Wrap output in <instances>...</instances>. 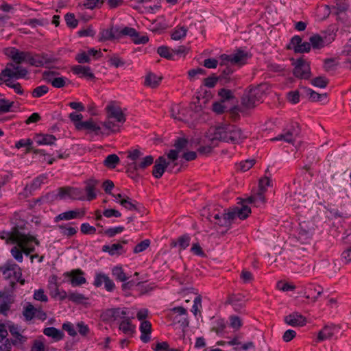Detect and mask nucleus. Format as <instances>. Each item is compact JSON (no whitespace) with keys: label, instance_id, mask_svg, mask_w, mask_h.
Here are the masks:
<instances>
[{"label":"nucleus","instance_id":"c85d7f7f","mask_svg":"<svg viewBox=\"0 0 351 351\" xmlns=\"http://www.w3.org/2000/svg\"><path fill=\"white\" fill-rule=\"evenodd\" d=\"M73 73L80 77L92 80L95 77L90 68L86 66L75 65L71 68Z\"/></svg>","mask_w":351,"mask_h":351},{"label":"nucleus","instance_id":"20e7f679","mask_svg":"<svg viewBox=\"0 0 351 351\" xmlns=\"http://www.w3.org/2000/svg\"><path fill=\"white\" fill-rule=\"evenodd\" d=\"M27 73V71L23 66L9 62L0 73V81L6 84L24 77Z\"/></svg>","mask_w":351,"mask_h":351},{"label":"nucleus","instance_id":"4be33fe9","mask_svg":"<svg viewBox=\"0 0 351 351\" xmlns=\"http://www.w3.org/2000/svg\"><path fill=\"white\" fill-rule=\"evenodd\" d=\"M86 210L84 209H77L69 210L59 214L55 217L54 221L58 222L61 220H71L76 218H82L84 216Z\"/></svg>","mask_w":351,"mask_h":351},{"label":"nucleus","instance_id":"6e6d98bb","mask_svg":"<svg viewBox=\"0 0 351 351\" xmlns=\"http://www.w3.org/2000/svg\"><path fill=\"white\" fill-rule=\"evenodd\" d=\"M8 328L10 330V332L13 337L16 338L17 341L19 342H23L25 341V338L20 334L19 328L16 326L8 324Z\"/></svg>","mask_w":351,"mask_h":351},{"label":"nucleus","instance_id":"774afa93","mask_svg":"<svg viewBox=\"0 0 351 351\" xmlns=\"http://www.w3.org/2000/svg\"><path fill=\"white\" fill-rule=\"evenodd\" d=\"M64 19H65L66 23L69 27H70L71 28H75L77 27V25L78 24V21L75 19L73 14L67 13L64 16Z\"/></svg>","mask_w":351,"mask_h":351},{"label":"nucleus","instance_id":"f8f14e48","mask_svg":"<svg viewBox=\"0 0 351 351\" xmlns=\"http://www.w3.org/2000/svg\"><path fill=\"white\" fill-rule=\"evenodd\" d=\"M269 184V178L268 177H262L258 182V189L255 196H250L246 199H241L240 202L238 204H241V206L243 205H247V204L252 203L254 202H261L264 204L265 202V198L263 195L265 192V189L263 188V184Z\"/></svg>","mask_w":351,"mask_h":351},{"label":"nucleus","instance_id":"6e6552de","mask_svg":"<svg viewBox=\"0 0 351 351\" xmlns=\"http://www.w3.org/2000/svg\"><path fill=\"white\" fill-rule=\"evenodd\" d=\"M230 127L231 125L225 124L210 129L206 134V139L211 141L213 143L217 141L229 142Z\"/></svg>","mask_w":351,"mask_h":351},{"label":"nucleus","instance_id":"412c9836","mask_svg":"<svg viewBox=\"0 0 351 351\" xmlns=\"http://www.w3.org/2000/svg\"><path fill=\"white\" fill-rule=\"evenodd\" d=\"M284 322L293 327L303 326L306 324V318L298 312H294L284 317Z\"/></svg>","mask_w":351,"mask_h":351},{"label":"nucleus","instance_id":"b1692460","mask_svg":"<svg viewBox=\"0 0 351 351\" xmlns=\"http://www.w3.org/2000/svg\"><path fill=\"white\" fill-rule=\"evenodd\" d=\"M188 144V141L184 138L178 139L175 143L176 149L169 151L167 154V158L172 160V162H175L178 158V152L187 147Z\"/></svg>","mask_w":351,"mask_h":351},{"label":"nucleus","instance_id":"e2e57ef3","mask_svg":"<svg viewBox=\"0 0 351 351\" xmlns=\"http://www.w3.org/2000/svg\"><path fill=\"white\" fill-rule=\"evenodd\" d=\"M13 106V101L5 99H0V114L8 112Z\"/></svg>","mask_w":351,"mask_h":351},{"label":"nucleus","instance_id":"49530a36","mask_svg":"<svg viewBox=\"0 0 351 351\" xmlns=\"http://www.w3.org/2000/svg\"><path fill=\"white\" fill-rule=\"evenodd\" d=\"M112 274L117 280L120 282H125L128 279L123 268L120 266L114 267L112 269Z\"/></svg>","mask_w":351,"mask_h":351},{"label":"nucleus","instance_id":"f03ea898","mask_svg":"<svg viewBox=\"0 0 351 351\" xmlns=\"http://www.w3.org/2000/svg\"><path fill=\"white\" fill-rule=\"evenodd\" d=\"M250 213L251 208L248 206L243 205L241 207L233 208L227 213L222 208L214 207L204 208L202 215L206 216L207 219L215 226L223 228L224 230H222L223 233L230 228L232 220L236 217L240 219H245Z\"/></svg>","mask_w":351,"mask_h":351},{"label":"nucleus","instance_id":"338daca9","mask_svg":"<svg viewBox=\"0 0 351 351\" xmlns=\"http://www.w3.org/2000/svg\"><path fill=\"white\" fill-rule=\"evenodd\" d=\"M33 298L37 301L47 302L48 301V297L45 294V291L43 289H39L34 291Z\"/></svg>","mask_w":351,"mask_h":351},{"label":"nucleus","instance_id":"5fc2aeb1","mask_svg":"<svg viewBox=\"0 0 351 351\" xmlns=\"http://www.w3.org/2000/svg\"><path fill=\"white\" fill-rule=\"evenodd\" d=\"M291 206L295 208H305L306 199L301 194H295Z\"/></svg>","mask_w":351,"mask_h":351},{"label":"nucleus","instance_id":"09e8293b","mask_svg":"<svg viewBox=\"0 0 351 351\" xmlns=\"http://www.w3.org/2000/svg\"><path fill=\"white\" fill-rule=\"evenodd\" d=\"M120 162V158L117 154H110L104 160V165L110 169H114Z\"/></svg>","mask_w":351,"mask_h":351},{"label":"nucleus","instance_id":"e433bc0d","mask_svg":"<svg viewBox=\"0 0 351 351\" xmlns=\"http://www.w3.org/2000/svg\"><path fill=\"white\" fill-rule=\"evenodd\" d=\"M162 80V77L160 75H157L153 73H149L145 76V86L155 88L160 84Z\"/></svg>","mask_w":351,"mask_h":351},{"label":"nucleus","instance_id":"864d4df0","mask_svg":"<svg viewBox=\"0 0 351 351\" xmlns=\"http://www.w3.org/2000/svg\"><path fill=\"white\" fill-rule=\"evenodd\" d=\"M67 298L69 300L78 304L82 303L84 301L87 300V298H86L84 295L77 291L69 292V293H67Z\"/></svg>","mask_w":351,"mask_h":351},{"label":"nucleus","instance_id":"3c124183","mask_svg":"<svg viewBox=\"0 0 351 351\" xmlns=\"http://www.w3.org/2000/svg\"><path fill=\"white\" fill-rule=\"evenodd\" d=\"M187 29L184 26L177 27L171 34V38L174 40H179L186 35Z\"/></svg>","mask_w":351,"mask_h":351},{"label":"nucleus","instance_id":"9d476101","mask_svg":"<svg viewBox=\"0 0 351 351\" xmlns=\"http://www.w3.org/2000/svg\"><path fill=\"white\" fill-rule=\"evenodd\" d=\"M250 58V54L244 51L239 50L232 55L223 54L220 56L221 60V64L231 63L232 64L243 65L246 63Z\"/></svg>","mask_w":351,"mask_h":351},{"label":"nucleus","instance_id":"de8ad7c7","mask_svg":"<svg viewBox=\"0 0 351 351\" xmlns=\"http://www.w3.org/2000/svg\"><path fill=\"white\" fill-rule=\"evenodd\" d=\"M33 141L29 138H22L15 143V147L18 149L21 148H25L26 152L32 150Z\"/></svg>","mask_w":351,"mask_h":351},{"label":"nucleus","instance_id":"f704fd0d","mask_svg":"<svg viewBox=\"0 0 351 351\" xmlns=\"http://www.w3.org/2000/svg\"><path fill=\"white\" fill-rule=\"evenodd\" d=\"M185 110L179 105H173L171 108V116L174 119L179 121H189V119L184 113Z\"/></svg>","mask_w":351,"mask_h":351},{"label":"nucleus","instance_id":"72a5a7b5","mask_svg":"<svg viewBox=\"0 0 351 351\" xmlns=\"http://www.w3.org/2000/svg\"><path fill=\"white\" fill-rule=\"evenodd\" d=\"M140 331L141 332V340L147 343L150 340L149 335L152 331V324L149 321L144 320L140 325Z\"/></svg>","mask_w":351,"mask_h":351},{"label":"nucleus","instance_id":"423d86ee","mask_svg":"<svg viewBox=\"0 0 351 351\" xmlns=\"http://www.w3.org/2000/svg\"><path fill=\"white\" fill-rule=\"evenodd\" d=\"M168 160L169 161L167 160L165 156H162L155 160L152 171L154 176H162L166 169H167V173H169L176 174L179 172L180 168H176V165H172L174 162L169 159Z\"/></svg>","mask_w":351,"mask_h":351},{"label":"nucleus","instance_id":"13d9d810","mask_svg":"<svg viewBox=\"0 0 351 351\" xmlns=\"http://www.w3.org/2000/svg\"><path fill=\"white\" fill-rule=\"evenodd\" d=\"M58 229L60 230V232L62 235L66 237H72L77 232L76 228L71 226H65L63 225H59Z\"/></svg>","mask_w":351,"mask_h":351},{"label":"nucleus","instance_id":"0e129e2a","mask_svg":"<svg viewBox=\"0 0 351 351\" xmlns=\"http://www.w3.org/2000/svg\"><path fill=\"white\" fill-rule=\"evenodd\" d=\"M167 27L168 24L165 23L163 20L161 21H156L152 25L151 30L153 32H159L167 29Z\"/></svg>","mask_w":351,"mask_h":351},{"label":"nucleus","instance_id":"bb28decb","mask_svg":"<svg viewBox=\"0 0 351 351\" xmlns=\"http://www.w3.org/2000/svg\"><path fill=\"white\" fill-rule=\"evenodd\" d=\"M119 123L112 121L111 119L107 117L105 121L101 122L103 136H108L117 132L119 128Z\"/></svg>","mask_w":351,"mask_h":351},{"label":"nucleus","instance_id":"8fccbe9b","mask_svg":"<svg viewBox=\"0 0 351 351\" xmlns=\"http://www.w3.org/2000/svg\"><path fill=\"white\" fill-rule=\"evenodd\" d=\"M49 290L52 298H58L60 300H63L67 298V293L64 290L59 289L57 285H54L51 289Z\"/></svg>","mask_w":351,"mask_h":351},{"label":"nucleus","instance_id":"39448f33","mask_svg":"<svg viewBox=\"0 0 351 351\" xmlns=\"http://www.w3.org/2000/svg\"><path fill=\"white\" fill-rule=\"evenodd\" d=\"M267 87L266 84H261L258 87L250 89V91L243 97V105L247 108L254 107L261 101Z\"/></svg>","mask_w":351,"mask_h":351},{"label":"nucleus","instance_id":"7c9ffc66","mask_svg":"<svg viewBox=\"0 0 351 351\" xmlns=\"http://www.w3.org/2000/svg\"><path fill=\"white\" fill-rule=\"evenodd\" d=\"M107 313L114 320H119L120 322L129 317V312L126 308H111L108 310Z\"/></svg>","mask_w":351,"mask_h":351},{"label":"nucleus","instance_id":"a19ab883","mask_svg":"<svg viewBox=\"0 0 351 351\" xmlns=\"http://www.w3.org/2000/svg\"><path fill=\"white\" fill-rule=\"evenodd\" d=\"M142 6L149 12H154L160 7V0H141Z\"/></svg>","mask_w":351,"mask_h":351},{"label":"nucleus","instance_id":"680f3d73","mask_svg":"<svg viewBox=\"0 0 351 351\" xmlns=\"http://www.w3.org/2000/svg\"><path fill=\"white\" fill-rule=\"evenodd\" d=\"M230 326L235 330H238L242 326L241 318L236 315H231L229 318Z\"/></svg>","mask_w":351,"mask_h":351},{"label":"nucleus","instance_id":"1a4fd4ad","mask_svg":"<svg viewBox=\"0 0 351 351\" xmlns=\"http://www.w3.org/2000/svg\"><path fill=\"white\" fill-rule=\"evenodd\" d=\"M299 220L297 239L301 243H306L310 240L313 235L314 223L312 220L306 221L302 219H300Z\"/></svg>","mask_w":351,"mask_h":351},{"label":"nucleus","instance_id":"9b49d317","mask_svg":"<svg viewBox=\"0 0 351 351\" xmlns=\"http://www.w3.org/2000/svg\"><path fill=\"white\" fill-rule=\"evenodd\" d=\"M169 319L173 324H180L183 328L189 326V321L186 317V310L182 306L175 307L169 310L168 313Z\"/></svg>","mask_w":351,"mask_h":351},{"label":"nucleus","instance_id":"603ef678","mask_svg":"<svg viewBox=\"0 0 351 351\" xmlns=\"http://www.w3.org/2000/svg\"><path fill=\"white\" fill-rule=\"evenodd\" d=\"M328 81L327 77L324 76H318L311 80V84L317 88H324L328 85Z\"/></svg>","mask_w":351,"mask_h":351},{"label":"nucleus","instance_id":"a211bd4d","mask_svg":"<svg viewBox=\"0 0 351 351\" xmlns=\"http://www.w3.org/2000/svg\"><path fill=\"white\" fill-rule=\"evenodd\" d=\"M5 56L11 58L16 64L26 62L28 52L19 51L15 47H8L4 49Z\"/></svg>","mask_w":351,"mask_h":351},{"label":"nucleus","instance_id":"c03bdc74","mask_svg":"<svg viewBox=\"0 0 351 351\" xmlns=\"http://www.w3.org/2000/svg\"><path fill=\"white\" fill-rule=\"evenodd\" d=\"M43 333L46 336L53 338L55 341L60 340L64 336V334L61 330L54 327H49L45 328Z\"/></svg>","mask_w":351,"mask_h":351},{"label":"nucleus","instance_id":"f257e3e1","mask_svg":"<svg viewBox=\"0 0 351 351\" xmlns=\"http://www.w3.org/2000/svg\"><path fill=\"white\" fill-rule=\"evenodd\" d=\"M0 239L5 240L7 244H16L11 249V254L19 263L23 262V253L29 255L34 251L35 245L38 241L32 235L26 233L23 229L15 227L10 232H0Z\"/></svg>","mask_w":351,"mask_h":351},{"label":"nucleus","instance_id":"dca6fc26","mask_svg":"<svg viewBox=\"0 0 351 351\" xmlns=\"http://www.w3.org/2000/svg\"><path fill=\"white\" fill-rule=\"evenodd\" d=\"M84 185L86 200L91 201L95 199L99 193V181L93 178H89L84 181Z\"/></svg>","mask_w":351,"mask_h":351},{"label":"nucleus","instance_id":"58836bf2","mask_svg":"<svg viewBox=\"0 0 351 351\" xmlns=\"http://www.w3.org/2000/svg\"><path fill=\"white\" fill-rule=\"evenodd\" d=\"M117 27L104 29L100 33V40H108L118 38Z\"/></svg>","mask_w":351,"mask_h":351},{"label":"nucleus","instance_id":"2eb2a0df","mask_svg":"<svg viewBox=\"0 0 351 351\" xmlns=\"http://www.w3.org/2000/svg\"><path fill=\"white\" fill-rule=\"evenodd\" d=\"M77 130H86L90 133H93L95 135L103 136L101 122L95 121L92 119L78 123Z\"/></svg>","mask_w":351,"mask_h":351},{"label":"nucleus","instance_id":"4468645a","mask_svg":"<svg viewBox=\"0 0 351 351\" xmlns=\"http://www.w3.org/2000/svg\"><path fill=\"white\" fill-rule=\"evenodd\" d=\"M332 9L334 14L336 16V20L343 23L348 20L346 11L349 8V0H332Z\"/></svg>","mask_w":351,"mask_h":351},{"label":"nucleus","instance_id":"5701e85b","mask_svg":"<svg viewBox=\"0 0 351 351\" xmlns=\"http://www.w3.org/2000/svg\"><path fill=\"white\" fill-rule=\"evenodd\" d=\"M299 134L298 126H293L290 130L274 138L272 141H285L287 143H292Z\"/></svg>","mask_w":351,"mask_h":351},{"label":"nucleus","instance_id":"a18cd8bd","mask_svg":"<svg viewBox=\"0 0 351 351\" xmlns=\"http://www.w3.org/2000/svg\"><path fill=\"white\" fill-rule=\"evenodd\" d=\"M255 163V160L254 159L246 160L244 161L240 162L237 165V170L239 173H243L250 169Z\"/></svg>","mask_w":351,"mask_h":351},{"label":"nucleus","instance_id":"c9c22d12","mask_svg":"<svg viewBox=\"0 0 351 351\" xmlns=\"http://www.w3.org/2000/svg\"><path fill=\"white\" fill-rule=\"evenodd\" d=\"M300 89L302 90L303 93L306 95L312 101H322L323 99L327 98V94H319L312 90L311 88L306 87H301Z\"/></svg>","mask_w":351,"mask_h":351},{"label":"nucleus","instance_id":"2f4dec72","mask_svg":"<svg viewBox=\"0 0 351 351\" xmlns=\"http://www.w3.org/2000/svg\"><path fill=\"white\" fill-rule=\"evenodd\" d=\"M34 138L38 145H53L57 140L53 135L43 134H36Z\"/></svg>","mask_w":351,"mask_h":351},{"label":"nucleus","instance_id":"cd10ccee","mask_svg":"<svg viewBox=\"0 0 351 351\" xmlns=\"http://www.w3.org/2000/svg\"><path fill=\"white\" fill-rule=\"evenodd\" d=\"M6 326L0 324V351H10L12 344L7 338L8 330Z\"/></svg>","mask_w":351,"mask_h":351},{"label":"nucleus","instance_id":"7ed1b4c3","mask_svg":"<svg viewBox=\"0 0 351 351\" xmlns=\"http://www.w3.org/2000/svg\"><path fill=\"white\" fill-rule=\"evenodd\" d=\"M123 154L125 156V162L128 173H137L145 169L154 162V157L151 155L142 158L143 153L139 149H131Z\"/></svg>","mask_w":351,"mask_h":351},{"label":"nucleus","instance_id":"052dcab7","mask_svg":"<svg viewBox=\"0 0 351 351\" xmlns=\"http://www.w3.org/2000/svg\"><path fill=\"white\" fill-rule=\"evenodd\" d=\"M158 53L163 58L171 59L173 58V49L162 46L158 48Z\"/></svg>","mask_w":351,"mask_h":351},{"label":"nucleus","instance_id":"ea45409f","mask_svg":"<svg viewBox=\"0 0 351 351\" xmlns=\"http://www.w3.org/2000/svg\"><path fill=\"white\" fill-rule=\"evenodd\" d=\"M217 145V142H213L206 139V135L202 139V145L199 147L198 152L202 154H208L211 152L213 148Z\"/></svg>","mask_w":351,"mask_h":351},{"label":"nucleus","instance_id":"79ce46f5","mask_svg":"<svg viewBox=\"0 0 351 351\" xmlns=\"http://www.w3.org/2000/svg\"><path fill=\"white\" fill-rule=\"evenodd\" d=\"M102 250L108 252L111 256L119 255L123 252V246L120 243L106 245L102 247Z\"/></svg>","mask_w":351,"mask_h":351},{"label":"nucleus","instance_id":"6ab92c4d","mask_svg":"<svg viewBox=\"0 0 351 351\" xmlns=\"http://www.w3.org/2000/svg\"><path fill=\"white\" fill-rule=\"evenodd\" d=\"M14 302L13 295L5 290L0 291V313L6 315Z\"/></svg>","mask_w":351,"mask_h":351},{"label":"nucleus","instance_id":"37998d69","mask_svg":"<svg viewBox=\"0 0 351 351\" xmlns=\"http://www.w3.org/2000/svg\"><path fill=\"white\" fill-rule=\"evenodd\" d=\"M119 329L122 330L125 334L130 335L134 332L135 326L132 324L131 318L128 317L127 319H123L120 322Z\"/></svg>","mask_w":351,"mask_h":351},{"label":"nucleus","instance_id":"473e14b6","mask_svg":"<svg viewBox=\"0 0 351 351\" xmlns=\"http://www.w3.org/2000/svg\"><path fill=\"white\" fill-rule=\"evenodd\" d=\"M229 131V141H231L234 143H239L243 139L246 138V135H245L239 128L234 125H231L230 130Z\"/></svg>","mask_w":351,"mask_h":351},{"label":"nucleus","instance_id":"69168bd1","mask_svg":"<svg viewBox=\"0 0 351 351\" xmlns=\"http://www.w3.org/2000/svg\"><path fill=\"white\" fill-rule=\"evenodd\" d=\"M204 70L201 68L191 69L188 71V76L190 81H195L199 75H204Z\"/></svg>","mask_w":351,"mask_h":351},{"label":"nucleus","instance_id":"393cba45","mask_svg":"<svg viewBox=\"0 0 351 351\" xmlns=\"http://www.w3.org/2000/svg\"><path fill=\"white\" fill-rule=\"evenodd\" d=\"M66 195L73 199L79 200H86V195L83 190L79 188H66L61 189L60 195L62 197Z\"/></svg>","mask_w":351,"mask_h":351},{"label":"nucleus","instance_id":"4d7b16f0","mask_svg":"<svg viewBox=\"0 0 351 351\" xmlns=\"http://www.w3.org/2000/svg\"><path fill=\"white\" fill-rule=\"evenodd\" d=\"M118 38L121 36L128 35L131 36H136V32L134 29L128 27H117Z\"/></svg>","mask_w":351,"mask_h":351},{"label":"nucleus","instance_id":"a878e982","mask_svg":"<svg viewBox=\"0 0 351 351\" xmlns=\"http://www.w3.org/2000/svg\"><path fill=\"white\" fill-rule=\"evenodd\" d=\"M227 303L231 304L234 311H241L245 306V296L241 294H233L228 297Z\"/></svg>","mask_w":351,"mask_h":351},{"label":"nucleus","instance_id":"4c0bfd02","mask_svg":"<svg viewBox=\"0 0 351 351\" xmlns=\"http://www.w3.org/2000/svg\"><path fill=\"white\" fill-rule=\"evenodd\" d=\"M37 313H41L44 317H45V314L44 313L35 308L31 303L28 302L24 306L23 314L27 320H31Z\"/></svg>","mask_w":351,"mask_h":351},{"label":"nucleus","instance_id":"bf43d9fd","mask_svg":"<svg viewBox=\"0 0 351 351\" xmlns=\"http://www.w3.org/2000/svg\"><path fill=\"white\" fill-rule=\"evenodd\" d=\"M310 42L313 48L320 49L324 45L323 38L319 35H313L310 38Z\"/></svg>","mask_w":351,"mask_h":351},{"label":"nucleus","instance_id":"c756f323","mask_svg":"<svg viewBox=\"0 0 351 351\" xmlns=\"http://www.w3.org/2000/svg\"><path fill=\"white\" fill-rule=\"evenodd\" d=\"M26 62L35 66H43L49 62V60L45 56H33L28 52Z\"/></svg>","mask_w":351,"mask_h":351},{"label":"nucleus","instance_id":"f3484780","mask_svg":"<svg viewBox=\"0 0 351 351\" xmlns=\"http://www.w3.org/2000/svg\"><path fill=\"white\" fill-rule=\"evenodd\" d=\"M107 110V117L108 119H114L117 123H123L125 121L124 114L121 108L114 101L110 102L106 108Z\"/></svg>","mask_w":351,"mask_h":351},{"label":"nucleus","instance_id":"0eeeda50","mask_svg":"<svg viewBox=\"0 0 351 351\" xmlns=\"http://www.w3.org/2000/svg\"><path fill=\"white\" fill-rule=\"evenodd\" d=\"M0 270L5 278L20 282L21 285L25 284V280L21 279L22 273L20 267L12 261H8L0 268Z\"/></svg>","mask_w":351,"mask_h":351},{"label":"nucleus","instance_id":"aec40b11","mask_svg":"<svg viewBox=\"0 0 351 351\" xmlns=\"http://www.w3.org/2000/svg\"><path fill=\"white\" fill-rule=\"evenodd\" d=\"M64 276L69 279L73 287L80 286L86 283V278L83 276V272L80 269H73L64 273Z\"/></svg>","mask_w":351,"mask_h":351},{"label":"nucleus","instance_id":"ddd939ff","mask_svg":"<svg viewBox=\"0 0 351 351\" xmlns=\"http://www.w3.org/2000/svg\"><path fill=\"white\" fill-rule=\"evenodd\" d=\"M293 74L295 77L307 80L311 76V67L308 62L300 58L294 61Z\"/></svg>","mask_w":351,"mask_h":351}]
</instances>
